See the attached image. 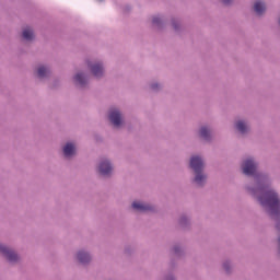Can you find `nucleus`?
I'll list each match as a JSON object with an SVG mask.
<instances>
[{"label":"nucleus","mask_w":280,"mask_h":280,"mask_svg":"<svg viewBox=\"0 0 280 280\" xmlns=\"http://www.w3.org/2000/svg\"><path fill=\"white\" fill-rule=\"evenodd\" d=\"M83 15L90 23H107V25H115L119 19L117 8L110 1L101 4L94 2L91 8L84 11Z\"/></svg>","instance_id":"nucleus-2"},{"label":"nucleus","mask_w":280,"mask_h":280,"mask_svg":"<svg viewBox=\"0 0 280 280\" xmlns=\"http://www.w3.org/2000/svg\"><path fill=\"white\" fill-rule=\"evenodd\" d=\"M178 258H171L167 262V272H176L178 270Z\"/></svg>","instance_id":"nucleus-22"},{"label":"nucleus","mask_w":280,"mask_h":280,"mask_svg":"<svg viewBox=\"0 0 280 280\" xmlns=\"http://www.w3.org/2000/svg\"><path fill=\"white\" fill-rule=\"evenodd\" d=\"M61 154L65 161H73L78 156V143L75 141H66L61 147Z\"/></svg>","instance_id":"nucleus-13"},{"label":"nucleus","mask_w":280,"mask_h":280,"mask_svg":"<svg viewBox=\"0 0 280 280\" xmlns=\"http://www.w3.org/2000/svg\"><path fill=\"white\" fill-rule=\"evenodd\" d=\"M88 69H90L92 75L96 80H102L104 78V63L102 61L92 62L91 60L86 61Z\"/></svg>","instance_id":"nucleus-19"},{"label":"nucleus","mask_w":280,"mask_h":280,"mask_svg":"<svg viewBox=\"0 0 280 280\" xmlns=\"http://www.w3.org/2000/svg\"><path fill=\"white\" fill-rule=\"evenodd\" d=\"M221 270L225 277L235 275V264L231 259H225L221 262Z\"/></svg>","instance_id":"nucleus-21"},{"label":"nucleus","mask_w":280,"mask_h":280,"mask_svg":"<svg viewBox=\"0 0 280 280\" xmlns=\"http://www.w3.org/2000/svg\"><path fill=\"white\" fill-rule=\"evenodd\" d=\"M61 86L62 81L60 80V78H55L49 84L50 91H58V89H60Z\"/></svg>","instance_id":"nucleus-23"},{"label":"nucleus","mask_w":280,"mask_h":280,"mask_svg":"<svg viewBox=\"0 0 280 280\" xmlns=\"http://www.w3.org/2000/svg\"><path fill=\"white\" fill-rule=\"evenodd\" d=\"M95 172L101 180H110L115 176V163L110 158L103 156L98 160Z\"/></svg>","instance_id":"nucleus-5"},{"label":"nucleus","mask_w":280,"mask_h":280,"mask_svg":"<svg viewBox=\"0 0 280 280\" xmlns=\"http://www.w3.org/2000/svg\"><path fill=\"white\" fill-rule=\"evenodd\" d=\"M20 40L24 45H34V43H36V30L31 25L22 27Z\"/></svg>","instance_id":"nucleus-14"},{"label":"nucleus","mask_w":280,"mask_h":280,"mask_svg":"<svg viewBox=\"0 0 280 280\" xmlns=\"http://www.w3.org/2000/svg\"><path fill=\"white\" fill-rule=\"evenodd\" d=\"M252 12L257 19H264L268 12L266 0H255L252 4Z\"/></svg>","instance_id":"nucleus-17"},{"label":"nucleus","mask_w":280,"mask_h":280,"mask_svg":"<svg viewBox=\"0 0 280 280\" xmlns=\"http://www.w3.org/2000/svg\"><path fill=\"white\" fill-rule=\"evenodd\" d=\"M151 23H152L153 27H155V30L163 32V30H165V27L168 26L170 22L167 21V16L156 14V15L152 16Z\"/></svg>","instance_id":"nucleus-20"},{"label":"nucleus","mask_w":280,"mask_h":280,"mask_svg":"<svg viewBox=\"0 0 280 280\" xmlns=\"http://www.w3.org/2000/svg\"><path fill=\"white\" fill-rule=\"evenodd\" d=\"M130 10H132V8L130 5L126 7V12H130Z\"/></svg>","instance_id":"nucleus-29"},{"label":"nucleus","mask_w":280,"mask_h":280,"mask_svg":"<svg viewBox=\"0 0 280 280\" xmlns=\"http://www.w3.org/2000/svg\"><path fill=\"white\" fill-rule=\"evenodd\" d=\"M73 259L81 268H89L93 264V253L89 248L81 247L73 254Z\"/></svg>","instance_id":"nucleus-11"},{"label":"nucleus","mask_w":280,"mask_h":280,"mask_svg":"<svg viewBox=\"0 0 280 280\" xmlns=\"http://www.w3.org/2000/svg\"><path fill=\"white\" fill-rule=\"evenodd\" d=\"M78 3H89L90 5H92L94 3L93 0H77Z\"/></svg>","instance_id":"nucleus-28"},{"label":"nucleus","mask_w":280,"mask_h":280,"mask_svg":"<svg viewBox=\"0 0 280 280\" xmlns=\"http://www.w3.org/2000/svg\"><path fill=\"white\" fill-rule=\"evenodd\" d=\"M107 121L113 130H124L126 128V118L124 112L117 106H112L107 110Z\"/></svg>","instance_id":"nucleus-7"},{"label":"nucleus","mask_w":280,"mask_h":280,"mask_svg":"<svg viewBox=\"0 0 280 280\" xmlns=\"http://www.w3.org/2000/svg\"><path fill=\"white\" fill-rule=\"evenodd\" d=\"M98 1H104V0H98Z\"/></svg>","instance_id":"nucleus-30"},{"label":"nucleus","mask_w":280,"mask_h":280,"mask_svg":"<svg viewBox=\"0 0 280 280\" xmlns=\"http://www.w3.org/2000/svg\"><path fill=\"white\" fill-rule=\"evenodd\" d=\"M222 8H233L235 5V0H218Z\"/></svg>","instance_id":"nucleus-25"},{"label":"nucleus","mask_w":280,"mask_h":280,"mask_svg":"<svg viewBox=\"0 0 280 280\" xmlns=\"http://www.w3.org/2000/svg\"><path fill=\"white\" fill-rule=\"evenodd\" d=\"M163 280H178V277L174 272H166L163 276Z\"/></svg>","instance_id":"nucleus-26"},{"label":"nucleus","mask_w":280,"mask_h":280,"mask_svg":"<svg viewBox=\"0 0 280 280\" xmlns=\"http://www.w3.org/2000/svg\"><path fill=\"white\" fill-rule=\"evenodd\" d=\"M241 173L245 176L242 184L244 194L257 202L280 233V194L275 188V177L268 171H259V161L253 155L241 162Z\"/></svg>","instance_id":"nucleus-1"},{"label":"nucleus","mask_w":280,"mask_h":280,"mask_svg":"<svg viewBox=\"0 0 280 280\" xmlns=\"http://www.w3.org/2000/svg\"><path fill=\"white\" fill-rule=\"evenodd\" d=\"M168 253L176 259H185V257H187V249H185V245H183L180 242L173 243L168 249Z\"/></svg>","instance_id":"nucleus-18"},{"label":"nucleus","mask_w":280,"mask_h":280,"mask_svg":"<svg viewBox=\"0 0 280 280\" xmlns=\"http://www.w3.org/2000/svg\"><path fill=\"white\" fill-rule=\"evenodd\" d=\"M130 210L138 215H154L159 213V207L156 205L141 199L131 201Z\"/></svg>","instance_id":"nucleus-6"},{"label":"nucleus","mask_w":280,"mask_h":280,"mask_svg":"<svg viewBox=\"0 0 280 280\" xmlns=\"http://www.w3.org/2000/svg\"><path fill=\"white\" fill-rule=\"evenodd\" d=\"M135 255V246L126 245L124 248V256L125 257H132Z\"/></svg>","instance_id":"nucleus-24"},{"label":"nucleus","mask_w":280,"mask_h":280,"mask_svg":"<svg viewBox=\"0 0 280 280\" xmlns=\"http://www.w3.org/2000/svg\"><path fill=\"white\" fill-rule=\"evenodd\" d=\"M0 257L8 264L11 268H16V266H23V256L16 248L8 243L0 242Z\"/></svg>","instance_id":"nucleus-4"},{"label":"nucleus","mask_w":280,"mask_h":280,"mask_svg":"<svg viewBox=\"0 0 280 280\" xmlns=\"http://www.w3.org/2000/svg\"><path fill=\"white\" fill-rule=\"evenodd\" d=\"M33 77L40 84H45L46 82H49L54 77V70L49 63H38L33 70Z\"/></svg>","instance_id":"nucleus-9"},{"label":"nucleus","mask_w":280,"mask_h":280,"mask_svg":"<svg viewBox=\"0 0 280 280\" xmlns=\"http://www.w3.org/2000/svg\"><path fill=\"white\" fill-rule=\"evenodd\" d=\"M188 170L191 173L190 185L195 189H205L209 183L205 158L198 153L191 154L188 159Z\"/></svg>","instance_id":"nucleus-3"},{"label":"nucleus","mask_w":280,"mask_h":280,"mask_svg":"<svg viewBox=\"0 0 280 280\" xmlns=\"http://www.w3.org/2000/svg\"><path fill=\"white\" fill-rule=\"evenodd\" d=\"M150 86H151L152 91H154L155 93L161 91V84H159V83H152Z\"/></svg>","instance_id":"nucleus-27"},{"label":"nucleus","mask_w":280,"mask_h":280,"mask_svg":"<svg viewBox=\"0 0 280 280\" xmlns=\"http://www.w3.org/2000/svg\"><path fill=\"white\" fill-rule=\"evenodd\" d=\"M168 28L175 36H183V34H185V26L183 25V20H180V18H170Z\"/></svg>","instance_id":"nucleus-16"},{"label":"nucleus","mask_w":280,"mask_h":280,"mask_svg":"<svg viewBox=\"0 0 280 280\" xmlns=\"http://www.w3.org/2000/svg\"><path fill=\"white\" fill-rule=\"evenodd\" d=\"M177 226L182 233H189L192 229L191 214L184 212L177 218Z\"/></svg>","instance_id":"nucleus-15"},{"label":"nucleus","mask_w":280,"mask_h":280,"mask_svg":"<svg viewBox=\"0 0 280 280\" xmlns=\"http://www.w3.org/2000/svg\"><path fill=\"white\" fill-rule=\"evenodd\" d=\"M72 84L78 91H89L91 89L89 73L84 70H77L72 75Z\"/></svg>","instance_id":"nucleus-12"},{"label":"nucleus","mask_w":280,"mask_h":280,"mask_svg":"<svg viewBox=\"0 0 280 280\" xmlns=\"http://www.w3.org/2000/svg\"><path fill=\"white\" fill-rule=\"evenodd\" d=\"M197 139L201 141V143L211 144L215 141V136L213 135V127L209 122H202L198 126L197 131Z\"/></svg>","instance_id":"nucleus-10"},{"label":"nucleus","mask_w":280,"mask_h":280,"mask_svg":"<svg viewBox=\"0 0 280 280\" xmlns=\"http://www.w3.org/2000/svg\"><path fill=\"white\" fill-rule=\"evenodd\" d=\"M233 128L241 139H248L253 135V124L247 117L237 116L233 120Z\"/></svg>","instance_id":"nucleus-8"}]
</instances>
